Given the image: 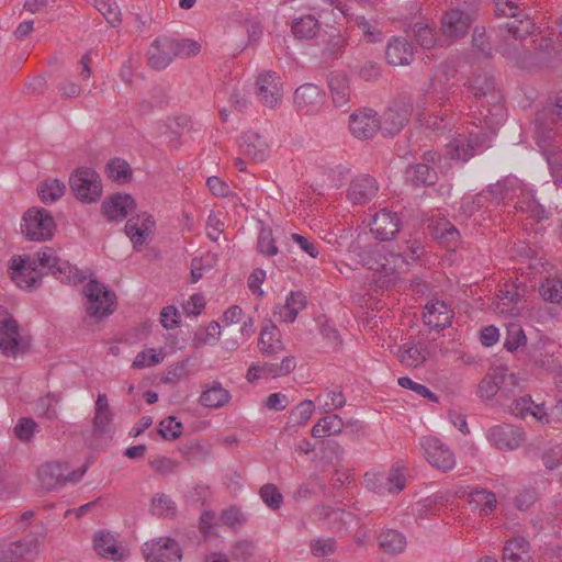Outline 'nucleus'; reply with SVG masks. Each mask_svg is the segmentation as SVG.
Instances as JSON below:
<instances>
[{
    "label": "nucleus",
    "instance_id": "f3484780",
    "mask_svg": "<svg viewBox=\"0 0 562 562\" xmlns=\"http://www.w3.org/2000/svg\"><path fill=\"white\" fill-rule=\"evenodd\" d=\"M525 288L516 283L503 284L493 303L495 313L504 316H518L521 310V300Z\"/></svg>",
    "mask_w": 562,
    "mask_h": 562
},
{
    "label": "nucleus",
    "instance_id": "bf43d9fd",
    "mask_svg": "<svg viewBox=\"0 0 562 562\" xmlns=\"http://www.w3.org/2000/svg\"><path fill=\"white\" fill-rule=\"evenodd\" d=\"M165 358V352H156L155 349L149 348L136 355L133 361V368L143 369L159 364Z\"/></svg>",
    "mask_w": 562,
    "mask_h": 562
},
{
    "label": "nucleus",
    "instance_id": "4d7b16f0",
    "mask_svg": "<svg viewBox=\"0 0 562 562\" xmlns=\"http://www.w3.org/2000/svg\"><path fill=\"white\" fill-rule=\"evenodd\" d=\"M257 249L267 257L276 256L279 251L270 227H262L257 240Z\"/></svg>",
    "mask_w": 562,
    "mask_h": 562
},
{
    "label": "nucleus",
    "instance_id": "dca6fc26",
    "mask_svg": "<svg viewBox=\"0 0 562 562\" xmlns=\"http://www.w3.org/2000/svg\"><path fill=\"white\" fill-rule=\"evenodd\" d=\"M143 554L147 562H180L182 551L171 538H158L144 543Z\"/></svg>",
    "mask_w": 562,
    "mask_h": 562
},
{
    "label": "nucleus",
    "instance_id": "4be33fe9",
    "mask_svg": "<svg viewBox=\"0 0 562 562\" xmlns=\"http://www.w3.org/2000/svg\"><path fill=\"white\" fill-rule=\"evenodd\" d=\"M154 227L155 221L151 215L143 213L128 218L124 231L131 239L133 248L138 251L153 234Z\"/></svg>",
    "mask_w": 562,
    "mask_h": 562
},
{
    "label": "nucleus",
    "instance_id": "9d476101",
    "mask_svg": "<svg viewBox=\"0 0 562 562\" xmlns=\"http://www.w3.org/2000/svg\"><path fill=\"white\" fill-rule=\"evenodd\" d=\"M485 135L480 132H457L451 140L446 145V154L460 161H468L482 147Z\"/></svg>",
    "mask_w": 562,
    "mask_h": 562
},
{
    "label": "nucleus",
    "instance_id": "412c9836",
    "mask_svg": "<svg viewBox=\"0 0 562 562\" xmlns=\"http://www.w3.org/2000/svg\"><path fill=\"white\" fill-rule=\"evenodd\" d=\"M293 101L299 113L314 115L324 104V94L316 85L304 83L295 90Z\"/></svg>",
    "mask_w": 562,
    "mask_h": 562
},
{
    "label": "nucleus",
    "instance_id": "680f3d73",
    "mask_svg": "<svg viewBox=\"0 0 562 562\" xmlns=\"http://www.w3.org/2000/svg\"><path fill=\"white\" fill-rule=\"evenodd\" d=\"M262 502L272 510H277L283 503V496L274 484H265L259 491Z\"/></svg>",
    "mask_w": 562,
    "mask_h": 562
},
{
    "label": "nucleus",
    "instance_id": "a211bd4d",
    "mask_svg": "<svg viewBox=\"0 0 562 562\" xmlns=\"http://www.w3.org/2000/svg\"><path fill=\"white\" fill-rule=\"evenodd\" d=\"M488 442L499 450H515L526 439L525 431L510 424H502L491 427L486 432Z\"/></svg>",
    "mask_w": 562,
    "mask_h": 562
},
{
    "label": "nucleus",
    "instance_id": "e433bc0d",
    "mask_svg": "<svg viewBox=\"0 0 562 562\" xmlns=\"http://www.w3.org/2000/svg\"><path fill=\"white\" fill-rule=\"evenodd\" d=\"M470 89L477 100L490 98L491 102L501 100L499 93L495 90L493 77L486 74L475 75L470 81Z\"/></svg>",
    "mask_w": 562,
    "mask_h": 562
},
{
    "label": "nucleus",
    "instance_id": "f257e3e1",
    "mask_svg": "<svg viewBox=\"0 0 562 562\" xmlns=\"http://www.w3.org/2000/svg\"><path fill=\"white\" fill-rule=\"evenodd\" d=\"M37 267L46 268L64 283H80L86 276L67 260L61 259L55 249L43 247L33 257H13L10 267L12 281L26 291L37 289L42 283V272Z\"/></svg>",
    "mask_w": 562,
    "mask_h": 562
},
{
    "label": "nucleus",
    "instance_id": "2f4dec72",
    "mask_svg": "<svg viewBox=\"0 0 562 562\" xmlns=\"http://www.w3.org/2000/svg\"><path fill=\"white\" fill-rule=\"evenodd\" d=\"M431 236L446 248L453 249L460 243V232L445 217H437L431 221L429 226Z\"/></svg>",
    "mask_w": 562,
    "mask_h": 562
},
{
    "label": "nucleus",
    "instance_id": "ea45409f",
    "mask_svg": "<svg viewBox=\"0 0 562 562\" xmlns=\"http://www.w3.org/2000/svg\"><path fill=\"white\" fill-rule=\"evenodd\" d=\"M405 179L416 187L432 186L437 181V173L427 164H416L406 168Z\"/></svg>",
    "mask_w": 562,
    "mask_h": 562
},
{
    "label": "nucleus",
    "instance_id": "4c0bfd02",
    "mask_svg": "<svg viewBox=\"0 0 562 562\" xmlns=\"http://www.w3.org/2000/svg\"><path fill=\"white\" fill-rule=\"evenodd\" d=\"M530 559V546L524 537H515L505 544L503 562H528Z\"/></svg>",
    "mask_w": 562,
    "mask_h": 562
},
{
    "label": "nucleus",
    "instance_id": "338daca9",
    "mask_svg": "<svg viewBox=\"0 0 562 562\" xmlns=\"http://www.w3.org/2000/svg\"><path fill=\"white\" fill-rule=\"evenodd\" d=\"M159 434L167 440L177 439L182 434V424L173 416L167 417L159 424Z\"/></svg>",
    "mask_w": 562,
    "mask_h": 562
},
{
    "label": "nucleus",
    "instance_id": "7c9ffc66",
    "mask_svg": "<svg viewBox=\"0 0 562 562\" xmlns=\"http://www.w3.org/2000/svg\"><path fill=\"white\" fill-rule=\"evenodd\" d=\"M259 351L268 358L274 357L284 350V345L278 327L270 321L261 327L258 339Z\"/></svg>",
    "mask_w": 562,
    "mask_h": 562
},
{
    "label": "nucleus",
    "instance_id": "864d4df0",
    "mask_svg": "<svg viewBox=\"0 0 562 562\" xmlns=\"http://www.w3.org/2000/svg\"><path fill=\"white\" fill-rule=\"evenodd\" d=\"M94 7L112 26L121 23V11L114 0H94Z\"/></svg>",
    "mask_w": 562,
    "mask_h": 562
},
{
    "label": "nucleus",
    "instance_id": "de8ad7c7",
    "mask_svg": "<svg viewBox=\"0 0 562 562\" xmlns=\"http://www.w3.org/2000/svg\"><path fill=\"white\" fill-rule=\"evenodd\" d=\"M65 190V183L58 179L46 180L37 187L38 196L45 204L57 201L64 195Z\"/></svg>",
    "mask_w": 562,
    "mask_h": 562
},
{
    "label": "nucleus",
    "instance_id": "6e6552de",
    "mask_svg": "<svg viewBox=\"0 0 562 562\" xmlns=\"http://www.w3.org/2000/svg\"><path fill=\"white\" fill-rule=\"evenodd\" d=\"M22 232L31 240H47L54 235L55 221L45 209H30L23 215Z\"/></svg>",
    "mask_w": 562,
    "mask_h": 562
},
{
    "label": "nucleus",
    "instance_id": "49530a36",
    "mask_svg": "<svg viewBox=\"0 0 562 562\" xmlns=\"http://www.w3.org/2000/svg\"><path fill=\"white\" fill-rule=\"evenodd\" d=\"M379 547L389 554L401 553L406 547V538L394 529L382 531L378 537Z\"/></svg>",
    "mask_w": 562,
    "mask_h": 562
},
{
    "label": "nucleus",
    "instance_id": "7ed1b4c3",
    "mask_svg": "<svg viewBox=\"0 0 562 562\" xmlns=\"http://www.w3.org/2000/svg\"><path fill=\"white\" fill-rule=\"evenodd\" d=\"M494 15L512 20L506 23L505 31L514 40H525L533 31L535 24L525 10L520 8L519 1L495 0Z\"/></svg>",
    "mask_w": 562,
    "mask_h": 562
},
{
    "label": "nucleus",
    "instance_id": "ddd939ff",
    "mask_svg": "<svg viewBox=\"0 0 562 562\" xmlns=\"http://www.w3.org/2000/svg\"><path fill=\"white\" fill-rule=\"evenodd\" d=\"M296 367V360L293 356L284 357L280 362L268 361L252 362L246 373V380L255 383L260 379H277L290 374Z\"/></svg>",
    "mask_w": 562,
    "mask_h": 562
},
{
    "label": "nucleus",
    "instance_id": "09e8293b",
    "mask_svg": "<svg viewBox=\"0 0 562 562\" xmlns=\"http://www.w3.org/2000/svg\"><path fill=\"white\" fill-rule=\"evenodd\" d=\"M527 192L529 194H519L517 195L516 210L521 212H527L531 217L541 220L546 216V210L539 202L535 199L533 192L531 189L527 188Z\"/></svg>",
    "mask_w": 562,
    "mask_h": 562
},
{
    "label": "nucleus",
    "instance_id": "c85d7f7f",
    "mask_svg": "<svg viewBox=\"0 0 562 562\" xmlns=\"http://www.w3.org/2000/svg\"><path fill=\"white\" fill-rule=\"evenodd\" d=\"M22 349L16 321L8 315L0 321V350L8 357L15 356Z\"/></svg>",
    "mask_w": 562,
    "mask_h": 562
},
{
    "label": "nucleus",
    "instance_id": "6ab92c4d",
    "mask_svg": "<svg viewBox=\"0 0 562 562\" xmlns=\"http://www.w3.org/2000/svg\"><path fill=\"white\" fill-rule=\"evenodd\" d=\"M256 93L259 101L269 108L277 106L283 97L281 78L273 71L261 72L256 81Z\"/></svg>",
    "mask_w": 562,
    "mask_h": 562
},
{
    "label": "nucleus",
    "instance_id": "9b49d317",
    "mask_svg": "<svg viewBox=\"0 0 562 562\" xmlns=\"http://www.w3.org/2000/svg\"><path fill=\"white\" fill-rule=\"evenodd\" d=\"M516 385L517 378L514 373H508L507 367L494 366L479 383L476 393L482 400H492L503 387Z\"/></svg>",
    "mask_w": 562,
    "mask_h": 562
},
{
    "label": "nucleus",
    "instance_id": "8fccbe9b",
    "mask_svg": "<svg viewBox=\"0 0 562 562\" xmlns=\"http://www.w3.org/2000/svg\"><path fill=\"white\" fill-rule=\"evenodd\" d=\"M539 294L547 302L553 304L562 303V279H544L539 286Z\"/></svg>",
    "mask_w": 562,
    "mask_h": 562
},
{
    "label": "nucleus",
    "instance_id": "a878e982",
    "mask_svg": "<svg viewBox=\"0 0 562 562\" xmlns=\"http://www.w3.org/2000/svg\"><path fill=\"white\" fill-rule=\"evenodd\" d=\"M411 113L412 106L408 103L400 104L394 102L384 112L380 130H382L385 135H396L408 122Z\"/></svg>",
    "mask_w": 562,
    "mask_h": 562
},
{
    "label": "nucleus",
    "instance_id": "1a4fd4ad",
    "mask_svg": "<svg viewBox=\"0 0 562 562\" xmlns=\"http://www.w3.org/2000/svg\"><path fill=\"white\" fill-rule=\"evenodd\" d=\"M504 348L508 352H516L519 349L526 350V356L535 366L546 368L548 359L542 353L541 344L527 346V337L522 327L516 323H509L506 328Z\"/></svg>",
    "mask_w": 562,
    "mask_h": 562
},
{
    "label": "nucleus",
    "instance_id": "0e129e2a",
    "mask_svg": "<svg viewBox=\"0 0 562 562\" xmlns=\"http://www.w3.org/2000/svg\"><path fill=\"white\" fill-rule=\"evenodd\" d=\"M472 47L484 57L492 56V44L486 35L484 27H474L472 34Z\"/></svg>",
    "mask_w": 562,
    "mask_h": 562
},
{
    "label": "nucleus",
    "instance_id": "72a5a7b5",
    "mask_svg": "<svg viewBox=\"0 0 562 562\" xmlns=\"http://www.w3.org/2000/svg\"><path fill=\"white\" fill-rule=\"evenodd\" d=\"M240 150L254 161H265L269 156V146L266 139L256 132H247L243 135Z\"/></svg>",
    "mask_w": 562,
    "mask_h": 562
},
{
    "label": "nucleus",
    "instance_id": "a18cd8bd",
    "mask_svg": "<svg viewBox=\"0 0 562 562\" xmlns=\"http://www.w3.org/2000/svg\"><path fill=\"white\" fill-rule=\"evenodd\" d=\"M345 427L342 419L336 415H327L321 418L312 428V436L314 438H325L329 436L339 435Z\"/></svg>",
    "mask_w": 562,
    "mask_h": 562
},
{
    "label": "nucleus",
    "instance_id": "393cba45",
    "mask_svg": "<svg viewBox=\"0 0 562 562\" xmlns=\"http://www.w3.org/2000/svg\"><path fill=\"white\" fill-rule=\"evenodd\" d=\"M401 220L395 212L386 209L378 212L371 222V233L382 241L391 240L400 232Z\"/></svg>",
    "mask_w": 562,
    "mask_h": 562
},
{
    "label": "nucleus",
    "instance_id": "f704fd0d",
    "mask_svg": "<svg viewBox=\"0 0 562 562\" xmlns=\"http://www.w3.org/2000/svg\"><path fill=\"white\" fill-rule=\"evenodd\" d=\"M429 356V348L423 342H405L397 352L401 363L409 368L420 367Z\"/></svg>",
    "mask_w": 562,
    "mask_h": 562
},
{
    "label": "nucleus",
    "instance_id": "bb28decb",
    "mask_svg": "<svg viewBox=\"0 0 562 562\" xmlns=\"http://www.w3.org/2000/svg\"><path fill=\"white\" fill-rule=\"evenodd\" d=\"M328 89L335 108L348 111L351 102V88L347 75L333 71L328 76Z\"/></svg>",
    "mask_w": 562,
    "mask_h": 562
},
{
    "label": "nucleus",
    "instance_id": "5701e85b",
    "mask_svg": "<svg viewBox=\"0 0 562 562\" xmlns=\"http://www.w3.org/2000/svg\"><path fill=\"white\" fill-rule=\"evenodd\" d=\"M176 47L172 38L157 37L147 52L148 65L156 70L165 69L176 57Z\"/></svg>",
    "mask_w": 562,
    "mask_h": 562
},
{
    "label": "nucleus",
    "instance_id": "3c124183",
    "mask_svg": "<svg viewBox=\"0 0 562 562\" xmlns=\"http://www.w3.org/2000/svg\"><path fill=\"white\" fill-rule=\"evenodd\" d=\"M306 306V296L303 292H291L286 297L282 317L288 323H293L300 311Z\"/></svg>",
    "mask_w": 562,
    "mask_h": 562
},
{
    "label": "nucleus",
    "instance_id": "58836bf2",
    "mask_svg": "<svg viewBox=\"0 0 562 562\" xmlns=\"http://www.w3.org/2000/svg\"><path fill=\"white\" fill-rule=\"evenodd\" d=\"M314 514L322 520H326L328 529L334 532H341L345 529L346 517L350 514L342 509L331 508L325 505H317L314 508Z\"/></svg>",
    "mask_w": 562,
    "mask_h": 562
},
{
    "label": "nucleus",
    "instance_id": "603ef678",
    "mask_svg": "<svg viewBox=\"0 0 562 562\" xmlns=\"http://www.w3.org/2000/svg\"><path fill=\"white\" fill-rule=\"evenodd\" d=\"M151 512L156 516L172 517L177 513V506L168 495L161 493L153 497Z\"/></svg>",
    "mask_w": 562,
    "mask_h": 562
},
{
    "label": "nucleus",
    "instance_id": "13d9d810",
    "mask_svg": "<svg viewBox=\"0 0 562 562\" xmlns=\"http://www.w3.org/2000/svg\"><path fill=\"white\" fill-rule=\"evenodd\" d=\"M413 33L417 43L425 49L436 46V36L434 30L423 22H417L413 26Z\"/></svg>",
    "mask_w": 562,
    "mask_h": 562
},
{
    "label": "nucleus",
    "instance_id": "cd10ccee",
    "mask_svg": "<svg viewBox=\"0 0 562 562\" xmlns=\"http://www.w3.org/2000/svg\"><path fill=\"white\" fill-rule=\"evenodd\" d=\"M102 213L109 222L123 221L135 210L136 203L130 194L116 193L102 202Z\"/></svg>",
    "mask_w": 562,
    "mask_h": 562
},
{
    "label": "nucleus",
    "instance_id": "774afa93",
    "mask_svg": "<svg viewBox=\"0 0 562 562\" xmlns=\"http://www.w3.org/2000/svg\"><path fill=\"white\" fill-rule=\"evenodd\" d=\"M540 458L548 470H554L561 464L562 447L560 445H550L542 451Z\"/></svg>",
    "mask_w": 562,
    "mask_h": 562
},
{
    "label": "nucleus",
    "instance_id": "39448f33",
    "mask_svg": "<svg viewBox=\"0 0 562 562\" xmlns=\"http://www.w3.org/2000/svg\"><path fill=\"white\" fill-rule=\"evenodd\" d=\"M69 187L74 195L87 204L97 202L102 194L100 176L93 169L87 167L78 168L71 173Z\"/></svg>",
    "mask_w": 562,
    "mask_h": 562
},
{
    "label": "nucleus",
    "instance_id": "b1692460",
    "mask_svg": "<svg viewBox=\"0 0 562 562\" xmlns=\"http://www.w3.org/2000/svg\"><path fill=\"white\" fill-rule=\"evenodd\" d=\"M453 311L445 301L432 300L424 307V324L430 329H445L451 325Z\"/></svg>",
    "mask_w": 562,
    "mask_h": 562
},
{
    "label": "nucleus",
    "instance_id": "a19ab883",
    "mask_svg": "<svg viewBox=\"0 0 562 562\" xmlns=\"http://www.w3.org/2000/svg\"><path fill=\"white\" fill-rule=\"evenodd\" d=\"M319 30L321 24L312 14L294 19L291 25L293 35L299 40H312L318 34Z\"/></svg>",
    "mask_w": 562,
    "mask_h": 562
},
{
    "label": "nucleus",
    "instance_id": "f8f14e48",
    "mask_svg": "<svg viewBox=\"0 0 562 562\" xmlns=\"http://www.w3.org/2000/svg\"><path fill=\"white\" fill-rule=\"evenodd\" d=\"M38 537L29 535L24 538L2 543L0 546V562H26L33 560L40 552Z\"/></svg>",
    "mask_w": 562,
    "mask_h": 562
},
{
    "label": "nucleus",
    "instance_id": "2eb2a0df",
    "mask_svg": "<svg viewBox=\"0 0 562 562\" xmlns=\"http://www.w3.org/2000/svg\"><path fill=\"white\" fill-rule=\"evenodd\" d=\"M473 21L472 12L458 8L450 9L441 18V33L446 38L457 41L468 34Z\"/></svg>",
    "mask_w": 562,
    "mask_h": 562
},
{
    "label": "nucleus",
    "instance_id": "c03bdc74",
    "mask_svg": "<svg viewBox=\"0 0 562 562\" xmlns=\"http://www.w3.org/2000/svg\"><path fill=\"white\" fill-rule=\"evenodd\" d=\"M231 400V394L225 390L221 383L214 382L211 386L204 390L200 396L201 405L209 408H220L226 405Z\"/></svg>",
    "mask_w": 562,
    "mask_h": 562
},
{
    "label": "nucleus",
    "instance_id": "5fc2aeb1",
    "mask_svg": "<svg viewBox=\"0 0 562 562\" xmlns=\"http://www.w3.org/2000/svg\"><path fill=\"white\" fill-rule=\"evenodd\" d=\"M316 400L322 404L325 413L339 409L346 404V398L339 390H327L319 394Z\"/></svg>",
    "mask_w": 562,
    "mask_h": 562
},
{
    "label": "nucleus",
    "instance_id": "aec40b11",
    "mask_svg": "<svg viewBox=\"0 0 562 562\" xmlns=\"http://www.w3.org/2000/svg\"><path fill=\"white\" fill-rule=\"evenodd\" d=\"M381 127L378 113L363 108L355 111L349 117V131L358 139L372 138Z\"/></svg>",
    "mask_w": 562,
    "mask_h": 562
},
{
    "label": "nucleus",
    "instance_id": "c9c22d12",
    "mask_svg": "<svg viewBox=\"0 0 562 562\" xmlns=\"http://www.w3.org/2000/svg\"><path fill=\"white\" fill-rule=\"evenodd\" d=\"M94 550L103 558H110L114 561H121L125 558V554L116 544V540L113 535L108 531H100L94 536L93 539Z\"/></svg>",
    "mask_w": 562,
    "mask_h": 562
},
{
    "label": "nucleus",
    "instance_id": "6e6d98bb",
    "mask_svg": "<svg viewBox=\"0 0 562 562\" xmlns=\"http://www.w3.org/2000/svg\"><path fill=\"white\" fill-rule=\"evenodd\" d=\"M536 138L538 145L548 149L550 147V142L553 137L552 127L547 124V113L544 111L537 114L536 117Z\"/></svg>",
    "mask_w": 562,
    "mask_h": 562
},
{
    "label": "nucleus",
    "instance_id": "c756f323",
    "mask_svg": "<svg viewBox=\"0 0 562 562\" xmlns=\"http://www.w3.org/2000/svg\"><path fill=\"white\" fill-rule=\"evenodd\" d=\"M379 190L374 178L368 175L356 177L348 189V198L353 204H366L376 195Z\"/></svg>",
    "mask_w": 562,
    "mask_h": 562
},
{
    "label": "nucleus",
    "instance_id": "423d86ee",
    "mask_svg": "<svg viewBox=\"0 0 562 562\" xmlns=\"http://www.w3.org/2000/svg\"><path fill=\"white\" fill-rule=\"evenodd\" d=\"M83 294L87 300L86 312L90 317L100 319L113 313L115 294L103 283L90 280L83 288Z\"/></svg>",
    "mask_w": 562,
    "mask_h": 562
},
{
    "label": "nucleus",
    "instance_id": "4468645a",
    "mask_svg": "<svg viewBox=\"0 0 562 562\" xmlns=\"http://www.w3.org/2000/svg\"><path fill=\"white\" fill-rule=\"evenodd\" d=\"M420 446L424 449L427 461L438 470L448 472L456 467V457L451 449L438 438L427 436L422 438Z\"/></svg>",
    "mask_w": 562,
    "mask_h": 562
},
{
    "label": "nucleus",
    "instance_id": "f03ea898",
    "mask_svg": "<svg viewBox=\"0 0 562 562\" xmlns=\"http://www.w3.org/2000/svg\"><path fill=\"white\" fill-rule=\"evenodd\" d=\"M352 252L356 254L358 262L363 267L385 274L402 271L403 263L407 259L405 256L387 252L385 246L380 244L353 246Z\"/></svg>",
    "mask_w": 562,
    "mask_h": 562
},
{
    "label": "nucleus",
    "instance_id": "e2e57ef3",
    "mask_svg": "<svg viewBox=\"0 0 562 562\" xmlns=\"http://www.w3.org/2000/svg\"><path fill=\"white\" fill-rule=\"evenodd\" d=\"M385 481L387 482V493H398L406 486V479L404 474V468L400 464H394L390 472L385 474Z\"/></svg>",
    "mask_w": 562,
    "mask_h": 562
},
{
    "label": "nucleus",
    "instance_id": "69168bd1",
    "mask_svg": "<svg viewBox=\"0 0 562 562\" xmlns=\"http://www.w3.org/2000/svg\"><path fill=\"white\" fill-rule=\"evenodd\" d=\"M337 549L334 538H316L310 542V550L314 557H326L335 553Z\"/></svg>",
    "mask_w": 562,
    "mask_h": 562
},
{
    "label": "nucleus",
    "instance_id": "20e7f679",
    "mask_svg": "<svg viewBox=\"0 0 562 562\" xmlns=\"http://www.w3.org/2000/svg\"><path fill=\"white\" fill-rule=\"evenodd\" d=\"M559 50L552 38L548 37H542L535 42V52L529 54H521L516 48L512 49L507 45L499 48L503 56L515 59L522 68H540L547 66L554 60Z\"/></svg>",
    "mask_w": 562,
    "mask_h": 562
},
{
    "label": "nucleus",
    "instance_id": "0eeeda50",
    "mask_svg": "<svg viewBox=\"0 0 562 562\" xmlns=\"http://www.w3.org/2000/svg\"><path fill=\"white\" fill-rule=\"evenodd\" d=\"M88 465L69 472L68 465L63 462H48L38 468L37 476L43 488L47 491L55 490L65 483L79 482L87 472Z\"/></svg>",
    "mask_w": 562,
    "mask_h": 562
},
{
    "label": "nucleus",
    "instance_id": "37998d69",
    "mask_svg": "<svg viewBox=\"0 0 562 562\" xmlns=\"http://www.w3.org/2000/svg\"><path fill=\"white\" fill-rule=\"evenodd\" d=\"M470 505L479 509L481 515H491L497 505L496 495L485 488H475L469 495Z\"/></svg>",
    "mask_w": 562,
    "mask_h": 562
},
{
    "label": "nucleus",
    "instance_id": "79ce46f5",
    "mask_svg": "<svg viewBox=\"0 0 562 562\" xmlns=\"http://www.w3.org/2000/svg\"><path fill=\"white\" fill-rule=\"evenodd\" d=\"M113 418L105 394H99L95 401V413L93 418V432L105 434Z\"/></svg>",
    "mask_w": 562,
    "mask_h": 562
},
{
    "label": "nucleus",
    "instance_id": "052dcab7",
    "mask_svg": "<svg viewBox=\"0 0 562 562\" xmlns=\"http://www.w3.org/2000/svg\"><path fill=\"white\" fill-rule=\"evenodd\" d=\"M109 177L119 182H126L132 177L130 165L120 158L113 159L108 164Z\"/></svg>",
    "mask_w": 562,
    "mask_h": 562
},
{
    "label": "nucleus",
    "instance_id": "473e14b6",
    "mask_svg": "<svg viewBox=\"0 0 562 562\" xmlns=\"http://www.w3.org/2000/svg\"><path fill=\"white\" fill-rule=\"evenodd\" d=\"M385 57L393 66L409 65L414 59V49L405 38L395 37L389 42Z\"/></svg>",
    "mask_w": 562,
    "mask_h": 562
}]
</instances>
